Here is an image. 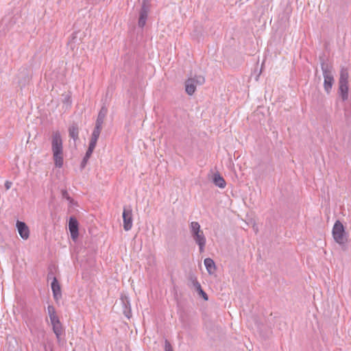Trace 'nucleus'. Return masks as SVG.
Masks as SVG:
<instances>
[{
    "label": "nucleus",
    "instance_id": "1",
    "mask_svg": "<svg viewBox=\"0 0 351 351\" xmlns=\"http://www.w3.org/2000/svg\"><path fill=\"white\" fill-rule=\"evenodd\" d=\"M51 149L55 166L61 168L63 166V146L61 135L58 131L52 134Z\"/></svg>",
    "mask_w": 351,
    "mask_h": 351
},
{
    "label": "nucleus",
    "instance_id": "2",
    "mask_svg": "<svg viewBox=\"0 0 351 351\" xmlns=\"http://www.w3.org/2000/svg\"><path fill=\"white\" fill-rule=\"evenodd\" d=\"M321 69L323 72V76L324 79V88L326 93L329 94L335 82L333 68L332 65L326 62L324 60H322Z\"/></svg>",
    "mask_w": 351,
    "mask_h": 351
},
{
    "label": "nucleus",
    "instance_id": "3",
    "mask_svg": "<svg viewBox=\"0 0 351 351\" xmlns=\"http://www.w3.org/2000/svg\"><path fill=\"white\" fill-rule=\"evenodd\" d=\"M190 232L196 244L198 245L199 252H203L206 243V237L201 230L200 225L197 221H192L190 224Z\"/></svg>",
    "mask_w": 351,
    "mask_h": 351
},
{
    "label": "nucleus",
    "instance_id": "4",
    "mask_svg": "<svg viewBox=\"0 0 351 351\" xmlns=\"http://www.w3.org/2000/svg\"><path fill=\"white\" fill-rule=\"evenodd\" d=\"M332 236L335 241L339 245H343L347 242V237L345 228L342 223L337 220L332 228Z\"/></svg>",
    "mask_w": 351,
    "mask_h": 351
},
{
    "label": "nucleus",
    "instance_id": "5",
    "mask_svg": "<svg viewBox=\"0 0 351 351\" xmlns=\"http://www.w3.org/2000/svg\"><path fill=\"white\" fill-rule=\"evenodd\" d=\"M31 74L29 71L26 67H22L19 70L17 74L18 84L22 88L25 86L30 81Z\"/></svg>",
    "mask_w": 351,
    "mask_h": 351
},
{
    "label": "nucleus",
    "instance_id": "6",
    "mask_svg": "<svg viewBox=\"0 0 351 351\" xmlns=\"http://www.w3.org/2000/svg\"><path fill=\"white\" fill-rule=\"evenodd\" d=\"M123 228L129 231L132 227V210L130 206L124 207L123 210Z\"/></svg>",
    "mask_w": 351,
    "mask_h": 351
},
{
    "label": "nucleus",
    "instance_id": "7",
    "mask_svg": "<svg viewBox=\"0 0 351 351\" xmlns=\"http://www.w3.org/2000/svg\"><path fill=\"white\" fill-rule=\"evenodd\" d=\"M79 223L75 217H71L69 221V229L71 233V237L73 241H75L79 236Z\"/></svg>",
    "mask_w": 351,
    "mask_h": 351
},
{
    "label": "nucleus",
    "instance_id": "8",
    "mask_svg": "<svg viewBox=\"0 0 351 351\" xmlns=\"http://www.w3.org/2000/svg\"><path fill=\"white\" fill-rule=\"evenodd\" d=\"M16 226L21 237L23 239H27L29 237V230L26 223L18 220Z\"/></svg>",
    "mask_w": 351,
    "mask_h": 351
},
{
    "label": "nucleus",
    "instance_id": "9",
    "mask_svg": "<svg viewBox=\"0 0 351 351\" xmlns=\"http://www.w3.org/2000/svg\"><path fill=\"white\" fill-rule=\"evenodd\" d=\"M121 301L123 308V313L126 317L130 318L132 316V312L129 298L126 295H122L121 297Z\"/></svg>",
    "mask_w": 351,
    "mask_h": 351
},
{
    "label": "nucleus",
    "instance_id": "10",
    "mask_svg": "<svg viewBox=\"0 0 351 351\" xmlns=\"http://www.w3.org/2000/svg\"><path fill=\"white\" fill-rule=\"evenodd\" d=\"M51 286L54 300H59L62 298V292L60 285L56 277L53 278Z\"/></svg>",
    "mask_w": 351,
    "mask_h": 351
},
{
    "label": "nucleus",
    "instance_id": "11",
    "mask_svg": "<svg viewBox=\"0 0 351 351\" xmlns=\"http://www.w3.org/2000/svg\"><path fill=\"white\" fill-rule=\"evenodd\" d=\"M51 324L52 325L53 331L55 333L58 341H60V336L63 331L62 324L59 319L51 322Z\"/></svg>",
    "mask_w": 351,
    "mask_h": 351
},
{
    "label": "nucleus",
    "instance_id": "12",
    "mask_svg": "<svg viewBox=\"0 0 351 351\" xmlns=\"http://www.w3.org/2000/svg\"><path fill=\"white\" fill-rule=\"evenodd\" d=\"M193 285L195 289V291L199 294L200 297H202L205 301H207L208 300V295L202 289L200 283L197 280V278L195 277H191V278Z\"/></svg>",
    "mask_w": 351,
    "mask_h": 351
},
{
    "label": "nucleus",
    "instance_id": "13",
    "mask_svg": "<svg viewBox=\"0 0 351 351\" xmlns=\"http://www.w3.org/2000/svg\"><path fill=\"white\" fill-rule=\"evenodd\" d=\"M149 11V9L145 7L141 8L138 25L141 28H143L146 24Z\"/></svg>",
    "mask_w": 351,
    "mask_h": 351
},
{
    "label": "nucleus",
    "instance_id": "14",
    "mask_svg": "<svg viewBox=\"0 0 351 351\" xmlns=\"http://www.w3.org/2000/svg\"><path fill=\"white\" fill-rule=\"evenodd\" d=\"M339 96L343 101H346L348 99V83H339Z\"/></svg>",
    "mask_w": 351,
    "mask_h": 351
},
{
    "label": "nucleus",
    "instance_id": "15",
    "mask_svg": "<svg viewBox=\"0 0 351 351\" xmlns=\"http://www.w3.org/2000/svg\"><path fill=\"white\" fill-rule=\"evenodd\" d=\"M107 113H108V108H106V106H103L99 112L95 124L102 126L104 119H105Z\"/></svg>",
    "mask_w": 351,
    "mask_h": 351
},
{
    "label": "nucleus",
    "instance_id": "16",
    "mask_svg": "<svg viewBox=\"0 0 351 351\" xmlns=\"http://www.w3.org/2000/svg\"><path fill=\"white\" fill-rule=\"evenodd\" d=\"M207 271L210 274H213L216 271V266L214 261L210 258H206L204 261Z\"/></svg>",
    "mask_w": 351,
    "mask_h": 351
},
{
    "label": "nucleus",
    "instance_id": "17",
    "mask_svg": "<svg viewBox=\"0 0 351 351\" xmlns=\"http://www.w3.org/2000/svg\"><path fill=\"white\" fill-rule=\"evenodd\" d=\"M213 182L217 186L221 189L225 188L226 184L225 180L219 173H216L213 175Z\"/></svg>",
    "mask_w": 351,
    "mask_h": 351
},
{
    "label": "nucleus",
    "instance_id": "18",
    "mask_svg": "<svg viewBox=\"0 0 351 351\" xmlns=\"http://www.w3.org/2000/svg\"><path fill=\"white\" fill-rule=\"evenodd\" d=\"M196 90V85L194 82L189 78L185 82V90L186 93L189 95H192Z\"/></svg>",
    "mask_w": 351,
    "mask_h": 351
},
{
    "label": "nucleus",
    "instance_id": "19",
    "mask_svg": "<svg viewBox=\"0 0 351 351\" xmlns=\"http://www.w3.org/2000/svg\"><path fill=\"white\" fill-rule=\"evenodd\" d=\"M69 136L74 141L78 138L79 135V127L77 124L73 123L69 128Z\"/></svg>",
    "mask_w": 351,
    "mask_h": 351
},
{
    "label": "nucleus",
    "instance_id": "20",
    "mask_svg": "<svg viewBox=\"0 0 351 351\" xmlns=\"http://www.w3.org/2000/svg\"><path fill=\"white\" fill-rule=\"evenodd\" d=\"M348 71L346 68L342 67L340 71L339 83H348Z\"/></svg>",
    "mask_w": 351,
    "mask_h": 351
},
{
    "label": "nucleus",
    "instance_id": "21",
    "mask_svg": "<svg viewBox=\"0 0 351 351\" xmlns=\"http://www.w3.org/2000/svg\"><path fill=\"white\" fill-rule=\"evenodd\" d=\"M47 313L49 316L51 322H53L55 319H59L58 317L56 315V309L53 306L49 305L47 306Z\"/></svg>",
    "mask_w": 351,
    "mask_h": 351
},
{
    "label": "nucleus",
    "instance_id": "22",
    "mask_svg": "<svg viewBox=\"0 0 351 351\" xmlns=\"http://www.w3.org/2000/svg\"><path fill=\"white\" fill-rule=\"evenodd\" d=\"M101 129H102V126L101 125H96L95 124V128H94L93 132L92 133L90 138L97 141L99 137Z\"/></svg>",
    "mask_w": 351,
    "mask_h": 351
},
{
    "label": "nucleus",
    "instance_id": "23",
    "mask_svg": "<svg viewBox=\"0 0 351 351\" xmlns=\"http://www.w3.org/2000/svg\"><path fill=\"white\" fill-rule=\"evenodd\" d=\"M190 79L194 82L195 85H202L205 82L204 77L202 75H195Z\"/></svg>",
    "mask_w": 351,
    "mask_h": 351
},
{
    "label": "nucleus",
    "instance_id": "24",
    "mask_svg": "<svg viewBox=\"0 0 351 351\" xmlns=\"http://www.w3.org/2000/svg\"><path fill=\"white\" fill-rule=\"evenodd\" d=\"M77 32H73L71 36V38L68 41V45H70L71 48L75 47L74 44L77 41Z\"/></svg>",
    "mask_w": 351,
    "mask_h": 351
},
{
    "label": "nucleus",
    "instance_id": "25",
    "mask_svg": "<svg viewBox=\"0 0 351 351\" xmlns=\"http://www.w3.org/2000/svg\"><path fill=\"white\" fill-rule=\"evenodd\" d=\"M62 196L63 198L66 199L67 200L70 201L71 202H73V199L69 196V193L66 190H62Z\"/></svg>",
    "mask_w": 351,
    "mask_h": 351
},
{
    "label": "nucleus",
    "instance_id": "26",
    "mask_svg": "<svg viewBox=\"0 0 351 351\" xmlns=\"http://www.w3.org/2000/svg\"><path fill=\"white\" fill-rule=\"evenodd\" d=\"M165 351H173L171 343L167 340H165Z\"/></svg>",
    "mask_w": 351,
    "mask_h": 351
},
{
    "label": "nucleus",
    "instance_id": "27",
    "mask_svg": "<svg viewBox=\"0 0 351 351\" xmlns=\"http://www.w3.org/2000/svg\"><path fill=\"white\" fill-rule=\"evenodd\" d=\"M88 159H89V158H86V156H84V157L82 159V161L81 162V165H80V168L82 169H84V167H86L88 161Z\"/></svg>",
    "mask_w": 351,
    "mask_h": 351
},
{
    "label": "nucleus",
    "instance_id": "28",
    "mask_svg": "<svg viewBox=\"0 0 351 351\" xmlns=\"http://www.w3.org/2000/svg\"><path fill=\"white\" fill-rule=\"evenodd\" d=\"M97 141L90 138L88 147L95 149L97 145Z\"/></svg>",
    "mask_w": 351,
    "mask_h": 351
},
{
    "label": "nucleus",
    "instance_id": "29",
    "mask_svg": "<svg viewBox=\"0 0 351 351\" xmlns=\"http://www.w3.org/2000/svg\"><path fill=\"white\" fill-rule=\"evenodd\" d=\"M150 0H143L141 8H146L149 9L150 4H149Z\"/></svg>",
    "mask_w": 351,
    "mask_h": 351
},
{
    "label": "nucleus",
    "instance_id": "30",
    "mask_svg": "<svg viewBox=\"0 0 351 351\" xmlns=\"http://www.w3.org/2000/svg\"><path fill=\"white\" fill-rule=\"evenodd\" d=\"M94 149H91V148H88L86 152V154H85V156H86V158H89L91 156L93 152Z\"/></svg>",
    "mask_w": 351,
    "mask_h": 351
},
{
    "label": "nucleus",
    "instance_id": "31",
    "mask_svg": "<svg viewBox=\"0 0 351 351\" xmlns=\"http://www.w3.org/2000/svg\"><path fill=\"white\" fill-rule=\"evenodd\" d=\"M12 182H10V181H6V182H5V189H6V190L10 189V187H11V186H12Z\"/></svg>",
    "mask_w": 351,
    "mask_h": 351
},
{
    "label": "nucleus",
    "instance_id": "32",
    "mask_svg": "<svg viewBox=\"0 0 351 351\" xmlns=\"http://www.w3.org/2000/svg\"><path fill=\"white\" fill-rule=\"evenodd\" d=\"M12 341L14 342V343H16V340L13 338H12L9 341H8V343L10 345L12 343Z\"/></svg>",
    "mask_w": 351,
    "mask_h": 351
}]
</instances>
